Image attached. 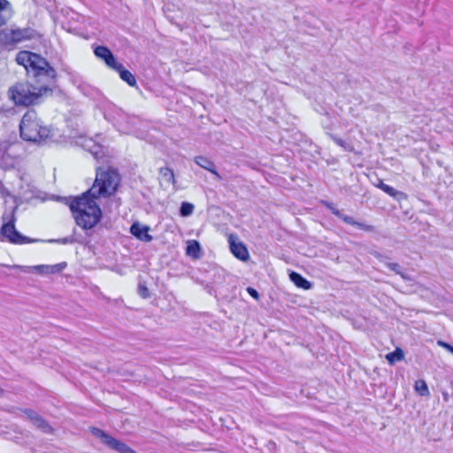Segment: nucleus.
<instances>
[{
	"label": "nucleus",
	"mask_w": 453,
	"mask_h": 453,
	"mask_svg": "<svg viewBox=\"0 0 453 453\" xmlns=\"http://www.w3.org/2000/svg\"><path fill=\"white\" fill-rule=\"evenodd\" d=\"M16 61L41 85L36 87L30 83H18L9 90L11 98L18 105L27 106L40 103L42 96L50 90V85L56 79V70L42 56L27 50L19 51Z\"/></svg>",
	"instance_id": "f257e3e1"
},
{
	"label": "nucleus",
	"mask_w": 453,
	"mask_h": 453,
	"mask_svg": "<svg viewBox=\"0 0 453 453\" xmlns=\"http://www.w3.org/2000/svg\"><path fill=\"white\" fill-rule=\"evenodd\" d=\"M69 207L76 224L82 229L95 227L101 220L102 211L97 199L84 192L80 196L69 198Z\"/></svg>",
	"instance_id": "f03ea898"
},
{
	"label": "nucleus",
	"mask_w": 453,
	"mask_h": 453,
	"mask_svg": "<svg viewBox=\"0 0 453 453\" xmlns=\"http://www.w3.org/2000/svg\"><path fill=\"white\" fill-rule=\"evenodd\" d=\"M20 136L28 142H42L50 138V129L42 125L34 110L27 111L19 125Z\"/></svg>",
	"instance_id": "7ed1b4c3"
},
{
	"label": "nucleus",
	"mask_w": 453,
	"mask_h": 453,
	"mask_svg": "<svg viewBox=\"0 0 453 453\" xmlns=\"http://www.w3.org/2000/svg\"><path fill=\"white\" fill-rule=\"evenodd\" d=\"M120 178L119 173L113 169H98L93 186L87 190V194L91 195L97 200L101 197H109L116 192Z\"/></svg>",
	"instance_id": "20e7f679"
},
{
	"label": "nucleus",
	"mask_w": 453,
	"mask_h": 453,
	"mask_svg": "<svg viewBox=\"0 0 453 453\" xmlns=\"http://www.w3.org/2000/svg\"><path fill=\"white\" fill-rule=\"evenodd\" d=\"M104 119L111 123L113 127L122 134H134L135 126L139 119L134 116H129L115 104H105L103 106Z\"/></svg>",
	"instance_id": "39448f33"
},
{
	"label": "nucleus",
	"mask_w": 453,
	"mask_h": 453,
	"mask_svg": "<svg viewBox=\"0 0 453 453\" xmlns=\"http://www.w3.org/2000/svg\"><path fill=\"white\" fill-rule=\"evenodd\" d=\"M15 210L14 208L11 212H4L3 214V226L0 229L1 235L4 240L14 244L32 242V240L17 231L15 227Z\"/></svg>",
	"instance_id": "423d86ee"
},
{
	"label": "nucleus",
	"mask_w": 453,
	"mask_h": 453,
	"mask_svg": "<svg viewBox=\"0 0 453 453\" xmlns=\"http://www.w3.org/2000/svg\"><path fill=\"white\" fill-rule=\"evenodd\" d=\"M35 30L30 27L7 28L1 31L0 39L4 44L11 45L30 40L35 37Z\"/></svg>",
	"instance_id": "0eeeda50"
},
{
	"label": "nucleus",
	"mask_w": 453,
	"mask_h": 453,
	"mask_svg": "<svg viewBox=\"0 0 453 453\" xmlns=\"http://www.w3.org/2000/svg\"><path fill=\"white\" fill-rule=\"evenodd\" d=\"M91 432L96 437L99 438L103 443L119 453H135L127 445L108 435L99 428L93 427Z\"/></svg>",
	"instance_id": "6e6552de"
},
{
	"label": "nucleus",
	"mask_w": 453,
	"mask_h": 453,
	"mask_svg": "<svg viewBox=\"0 0 453 453\" xmlns=\"http://www.w3.org/2000/svg\"><path fill=\"white\" fill-rule=\"evenodd\" d=\"M77 143L85 150L91 153L96 159L101 158L104 155L102 145L95 142L92 138L80 137Z\"/></svg>",
	"instance_id": "1a4fd4ad"
},
{
	"label": "nucleus",
	"mask_w": 453,
	"mask_h": 453,
	"mask_svg": "<svg viewBox=\"0 0 453 453\" xmlns=\"http://www.w3.org/2000/svg\"><path fill=\"white\" fill-rule=\"evenodd\" d=\"M150 227L139 222H134L130 226V234L137 240L143 242H150L153 240L150 234Z\"/></svg>",
	"instance_id": "9d476101"
},
{
	"label": "nucleus",
	"mask_w": 453,
	"mask_h": 453,
	"mask_svg": "<svg viewBox=\"0 0 453 453\" xmlns=\"http://www.w3.org/2000/svg\"><path fill=\"white\" fill-rule=\"evenodd\" d=\"M65 263H58L56 265H40L31 267L30 271L32 273H35L42 275H49L59 273L65 268Z\"/></svg>",
	"instance_id": "9b49d317"
},
{
	"label": "nucleus",
	"mask_w": 453,
	"mask_h": 453,
	"mask_svg": "<svg viewBox=\"0 0 453 453\" xmlns=\"http://www.w3.org/2000/svg\"><path fill=\"white\" fill-rule=\"evenodd\" d=\"M229 245L233 255L242 261H246L249 258V252L243 243L236 242L233 235L229 236Z\"/></svg>",
	"instance_id": "f8f14e48"
},
{
	"label": "nucleus",
	"mask_w": 453,
	"mask_h": 453,
	"mask_svg": "<svg viewBox=\"0 0 453 453\" xmlns=\"http://www.w3.org/2000/svg\"><path fill=\"white\" fill-rule=\"evenodd\" d=\"M25 413L35 427L46 434L51 433L50 426L38 413L32 410H27Z\"/></svg>",
	"instance_id": "ddd939ff"
},
{
	"label": "nucleus",
	"mask_w": 453,
	"mask_h": 453,
	"mask_svg": "<svg viewBox=\"0 0 453 453\" xmlns=\"http://www.w3.org/2000/svg\"><path fill=\"white\" fill-rule=\"evenodd\" d=\"M94 53L98 58L104 60L106 65L111 69L118 64L113 54L107 47L97 46L94 50Z\"/></svg>",
	"instance_id": "4468645a"
},
{
	"label": "nucleus",
	"mask_w": 453,
	"mask_h": 453,
	"mask_svg": "<svg viewBox=\"0 0 453 453\" xmlns=\"http://www.w3.org/2000/svg\"><path fill=\"white\" fill-rule=\"evenodd\" d=\"M194 161L200 167L211 173L215 176L216 180H222L221 175L217 172V170L215 168L214 163L210 158L203 157V156H197L194 158Z\"/></svg>",
	"instance_id": "2eb2a0df"
},
{
	"label": "nucleus",
	"mask_w": 453,
	"mask_h": 453,
	"mask_svg": "<svg viewBox=\"0 0 453 453\" xmlns=\"http://www.w3.org/2000/svg\"><path fill=\"white\" fill-rule=\"evenodd\" d=\"M13 14L12 7L8 0H0V27L6 24Z\"/></svg>",
	"instance_id": "dca6fc26"
},
{
	"label": "nucleus",
	"mask_w": 453,
	"mask_h": 453,
	"mask_svg": "<svg viewBox=\"0 0 453 453\" xmlns=\"http://www.w3.org/2000/svg\"><path fill=\"white\" fill-rule=\"evenodd\" d=\"M112 69L117 71L121 80L126 81L129 86H134L136 84L134 76L128 70L125 69L120 63H118Z\"/></svg>",
	"instance_id": "f3484780"
},
{
	"label": "nucleus",
	"mask_w": 453,
	"mask_h": 453,
	"mask_svg": "<svg viewBox=\"0 0 453 453\" xmlns=\"http://www.w3.org/2000/svg\"><path fill=\"white\" fill-rule=\"evenodd\" d=\"M289 278L292 282L298 288L303 289H310L311 288V284L306 279H304L300 273L296 272H291L289 273Z\"/></svg>",
	"instance_id": "a211bd4d"
},
{
	"label": "nucleus",
	"mask_w": 453,
	"mask_h": 453,
	"mask_svg": "<svg viewBox=\"0 0 453 453\" xmlns=\"http://www.w3.org/2000/svg\"><path fill=\"white\" fill-rule=\"evenodd\" d=\"M324 203L332 211V213L342 219L346 224L356 223V220L352 217L342 214V211L336 209L332 203L328 202H325Z\"/></svg>",
	"instance_id": "6ab92c4d"
},
{
	"label": "nucleus",
	"mask_w": 453,
	"mask_h": 453,
	"mask_svg": "<svg viewBox=\"0 0 453 453\" xmlns=\"http://www.w3.org/2000/svg\"><path fill=\"white\" fill-rule=\"evenodd\" d=\"M187 255L192 257H198L200 253V245L196 241H190L188 242L186 249Z\"/></svg>",
	"instance_id": "aec40b11"
},
{
	"label": "nucleus",
	"mask_w": 453,
	"mask_h": 453,
	"mask_svg": "<svg viewBox=\"0 0 453 453\" xmlns=\"http://www.w3.org/2000/svg\"><path fill=\"white\" fill-rule=\"evenodd\" d=\"M159 173L165 181H166L167 183L174 184V174L172 169L168 167H162L159 170Z\"/></svg>",
	"instance_id": "412c9836"
},
{
	"label": "nucleus",
	"mask_w": 453,
	"mask_h": 453,
	"mask_svg": "<svg viewBox=\"0 0 453 453\" xmlns=\"http://www.w3.org/2000/svg\"><path fill=\"white\" fill-rule=\"evenodd\" d=\"M415 390L422 396H426L429 395V389L425 380H419L415 383Z\"/></svg>",
	"instance_id": "4be33fe9"
},
{
	"label": "nucleus",
	"mask_w": 453,
	"mask_h": 453,
	"mask_svg": "<svg viewBox=\"0 0 453 453\" xmlns=\"http://www.w3.org/2000/svg\"><path fill=\"white\" fill-rule=\"evenodd\" d=\"M377 187L392 197H395L397 195L401 194L399 191L395 190L393 187L385 184L382 180H379Z\"/></svg>",
	"instance_id": "5701e85b"
},
{
	"label": "nucleus",
	"mask_w": 453,
	"mask_h": 453,
	"mask_svg": "<svg viewBox=\"0 0 453 453\" xmlns=\"http://www.w3.org/2000/svg\"><path fill=\"white\" fill-rule=\"evenodd\" d=\"M194 205L188 202H183L180 208V214L182 217L190 216L194 211Z\"/></svg>",
	"instance_id": "b1692460"
},
{
	"label": "nucleus",
	"mask_w": 453,
	"mask_h": 453,
	"mask_svg": "<svg viewBox=\"0 0 453 453\" xmlns=\"http://www.w3.org/2000/svg\"><path fill=\"white\" fill-rule=\"evenodd\" d=\"M403 357V353L400 349H396L395 351L390 352L387 355V359L391 364H393L396 361L402 360Z\"/></svg>",
	"instance_id": "393cba45"
},
{
	"label": "nucleus",
	"mask_w": 453,
	"mask_h": 453,
	"mask_svg": "<svg viewBox=\"0 0 453 453\" xmlns=\"http://www.w3.org/2000/svg\"><path fill=\"white\" fill-rule=\"evenodd\" d=\"M334 140L336 144H338L339 146L342 147L345 150H352V147L350 146V144L347 143L343 140H342L340 138H334Z\"/></svg>",
	"instance_id": "a878e982"
},
{
	"label": "nucleus",
	"mask_w": 453,
	"mask_h": 453,
	"mask_svg": "<svg viewBox=\"0 0 453 453\" xmlns=\"http://www.w3.org/2000/svg\"><path fill=\"white\" fill-rule=\"evenodd\" d=\"M437 345L440 347H442L443 349H445L446 350H448L449 353H451L453 355V346L450 345L449 343H448L444 341L439 340V341H437Z\"/></svg>",
	"instance_id": "bb28decb"
},
{
	"label": "nucleus",
	"mask_w": 453,
	"mask_h": 453,
	"mask_svg": "<svg viewBox=\"0 0 453 453\" xmlns=\"http://www.w3.org/2000/svg\"><path fill=\"white\" fill-rule=\"evenodd\" d=\"M437 345L440 347H442L443 349H445L446 350H448L449 353H451L453 355V346L450 345L449 343H448L444 341L439 340V341H437Z\"/></svg>",
	"instance_id": "cd10ccee"
},
{
	"label": "nucleus",
	"mask_w": 453,
	"mask_h": 453,
	"mask_svg": "<svg viewBox=\"0 0 453 453\" xmlns=\"http://www.w3.org/2000/svg\"><path fill=\"white\" fill-rule=\"evenodd\" d=\"M351 226H356L363 230H365V231H372V226H369V225H365L364 223H360V222H357L356 221L355 224H350Z\"/></svg>",
	"instance_id": "c85d7f7f"
},
{
	"label": "nucleus",
	"mask_w": 453,
	"mask_h": 453,
	"mask_svg": "<svg viewBox=\"0 0 453 453\" xmlns=\"http://www.w3.org/2000/svg\"><path fill=\"white\" fill-rule=\"evenodd\" d=\"M388 268L395 272L396 273L402 274L400 272V265L398 264L390 263L388 264Z\"/></svg>",
	"instance_id": "c756f323"
},
{
	"label": "nucleus",
	"mask_w": 453,
	"mask_h": 453,
	"mask_svg": "<svg viewBox=\"0 0 453 453\" xmlns=\"http://www.w3.org/2000/svg\"><path fill=\"white\" fill-rule=\"evenodd\" d=\"M0 194L3 197L10 196V192L4 188L3 183L0 181Z\"/></svg>",
	"instance_id": "7c9ffc66"
},
{
	"label": "nucleus",
	"mask_w": 453,
	"mask_h": 453,
	"mask_svg": "<svg viewBox=\"0 0 453 453\" xmlns=\"http://www.w3.org/2000/svg\"><path fill=\"white\" fill-rule=\"evenodd\" d=\"M247 292H248V293H249V294H250L253 298H255V299H258L259 295H258V292H257L255 288L249 287V288H247Z\"/></svg>",
	"instance_id": "2f4dec72"
},
{
	"label": "nucleus",
	"mask_w": 453,
	"mask_h": 453,
	"mask_svg": "<svg viewBox=\"0 0 453 453\" xmlns=\"http://www.w3.org/2000/svg\"><path fill=\"white\" fill-rule=\"evenodd\" d=\"M72 242V239L70 238H63V239H59V240H50V242H58V243H62V244H67V243H70Z\"/></svg>",
	"instance_id": "473e14b6"
},
{
	"label": "nucleus",
	"mask_w": 453,
	"mask_h": 453,
	"mask_svg": "<svg viewBox=\"0 0 453 453\" xmlns=\"http://www.w3.org/2000/svg\"><path fill=\"white\" fill-rule=\"evenodd\" d=\"M139 293L140 295L142 296V297H146L147 296V293H148V288H145V287H142L140 286L139 287Z\"/></svg>",
	"instance_id": "72a5a7b5"
},
{
	"label": "nucleus",
	"mask_w": 453,
	"mask_h": 453,
	"mask_svg": "<svg viewBox=\"0 0 453 453\" xmlns=\"http://www.w3.org/2000/svg\"><path fill=\"white\" fill-rule=\"evenodd\" d=\"M443 397H444V400H445V401H448V395H447L446 393H445V394H443Z\"/></svg>",
	"instance_id": "f704fd0d"
}]
</instances>
